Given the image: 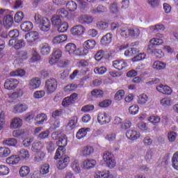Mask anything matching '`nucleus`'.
<instances>
[{
  "mask_svg": "<svg viewBox=\"0 0 178 178\" xmlns=\"http://www.w3.org/2000/svg\"><path fill=\"white\" fill-rule=\"evenodd\" d=\"M79 22L82 24H90V23L94 22V17L90 15H82L79 17Z\"/></svg>",
  "mask_w": 178,
  "mask_h": 178,
  "instance_id": "c85d7f7f",
  "label": "nucleus"
},
{
  "mask_svg": "<svg viewBox=\"0 0 178 178\" xmlns=\"http://www.w3.org/2000/svg\"><path fill=\"white\" fill-rule=\"evenodd\" d=\"M108 9L103 5H99L96 8H93L90 10L92 15H95L96 13H99L101 15L102 13H105Z\"/></svg>",
  "mask_w": 178,
  "mask_h": 178,
  "instance_id": "cd10ccee",
  "label": "nucleus"
},
{
  "mask_svg": "<svg viewBox=\"0 0 178 178\" xmlns=\"http://www.w3.org/2000/svg\"><path fill=\"white\" fill-rule=\"evenodd\" d=\"M51 138H53V140H58V141L57 142V145L58 146V148L56 152L54 159H59L60 154L63 155L65 152H66V149H65L66 145H67V139H66V135L56 131L51 134Z\"/></svg>",
  "mask_w": 178,
  "mask_h": 178,
  "instance_id": "f257e3e1",
  "label": "nucleus"
},
{
  "mask_svg": "<svg viewBox=\"0 0 178 178\" xmlns=\"http://www.w3.org/2000/svg\"><path fill=\"white\" fill-rule=\"evenodd\" d=\"M99 124H106L111 122V116L106 113H99L97 116Z\"/></svg>",
  "mask_w": 178,
  "mask_h": 178,
  "instance_id": "1a4fd4ad",
  "label": "nucleus"
},
{
  "mask_svg": "<svg viewBox=\"0 0 178 178\" xmlns=\"http://www.w3.org/2000/svg\"><path fill=\"white\" fill-rule=\"evenodd\" d=\"M57 28L59 33H66L67 29H69V24L66 22H63L57 26Z\"/></svg>",
  "mask_w": 178,
  "mask_h": 178,
  "instance_id": "ea45409f",
  "label": "nucleus"
},
{
  "mask_svg": "<svg viewBox=\"0 0 178 178\" xmlns=\"http://www.w3.org/2000/svg\"><path fill=\"white\" fill-rule=\"evenodd\" d=\"M110 172L108 170L103 172H98L95 176V178H108L109 177Z\"/></svg>",
  "mask_w": 178,
  "mask_h": 178,
  "instance_id": "bf43d9fd",
  "label": "nucleus"
},
{
  "mask_svg": "<svg viewBox=\"0 0 178 178\" xmlns=\"http://www.w3.org/2000/svg\"><path fill=\"white\" fill-rule=\"evenodd\" d=\"M19 85V81L16 79H6L4 83V87L6 90H15Z\"/></svg>",
  "mask_w": 178,
  "mask_h": 178,
  "instance_id": "20e7f679",
  "label": "nucleus"
},
{
  "mask_svg": "<svg viewBox=\"0 0 178 178\" xmlns=\"http://www.w3.org/2000/svg\"><path fill=\"white\" fill-rule=\"evenodd\" d=\"M123 98H124V90H120L115 94L114 99L115 101H122Z\"/></svg>",
  "mask_w": 178,
  "mask_h": 178,
  "instance_id": "5fc2aeb1",
  "label": "nucleus"
},
{
  "mask_svg": "<svg viewBox=\"0 0 178 178\" xmlns=\"http://www.w3.org/2000/svg\"><path fill=\"white\" fill-rule=\"evenodd\" d=\"M152 46L149 45L147 48L148 51H151L152 54L156 56V58H161L162 56H163V53L162 52V50L158 49H152Z\"/></svg>",
  "mask_w": 178,
  "mask_h": 178,
  "instance_id": "72a5a7b5",
  "label": "nucleus"
},
{
  "mask_svg": "<svg viewBox=\"0 0 178 178\" xmlns=\"http://www.w3.org/2000/svg\"><path fill=\"white\" fill-rule=\"evenodd\" d=\"M92 152H94V148H92L91 146H86L82 148L81 150V154L82 156H85V158H88Z\"/></svg>",
  "mask_w": 178,
  "mask_h": 178,
  "instance_id": "aec40b11",
  "label": "nucleus"
},
{
  "mask_svg": "<svg viewBox=\"0 0 178 178\" xmlns=\"http://www.w3.org/2000/svg\"><path fill=\"white\" fill-rule=\"evenodd\" d=\"M19 173L21 177H27L30 174V168L27 165H23L20 168Z\"/></svg>",
  "mask_w": 178,
  "mask_h": 178,
  "instance_id": "c756f323",
  "label": "nucleus"
},
{
  "mask_svg": "<svg viewBox=\"0 0 178 178\" xmlns=\"http://www.w3.org/2000/svg\"><path fill=\"white\" fill-rule=\"evenodd\" d=\"M140 132L135 129L128 130L126 132V137L129 138V140H131L134 141L136 140H138L140 137Z\"/></svg>",
  "mask_w": 178,
  "mask_h": 178,
  "instance_id": "6e6552de",
  "label": "nucleus"
},
{
  "mask_svg": "<svg viewBox=\"0 0 178 178\" xmlns=\"http://www.w3.org/2000/svg\"><path fill=\"white\" fill-rule=\"evenodd\" d=\"M113 66L117 70H123L127 66V63L123 60H115L113 61Z\"/></svg>",
  "mask_w": 178,
  "mask_h": 178,
  "instance_id": "f8f14e48",
  "label": "nucleus"
},
{
  "mask_svg": "<svg viewBox=\"0 0 178 178\" xmlns=\"http://www.w3.org/2000/svg\"><path fill=\"white\" fill-rule=\"evenodd\" d=\"M33 22L29 21L24 22L21 24V29L22 31H25V33H29V31L33 30Z\"/></svg>",
  "mask_w": 178,
  "mask_h": 178,
  "instance_id": "5701e85b",
  "label": "nucleus"
},
{
  "mask_svg": "<svg viewBox=\"0 0 178 178\" xmlns=\"http://www.w3.org/2000/svg\"><path fill=\"white\" fill-rule=\"evenodd\" d=\"M157 91L159 92H161L162 94H165V95H170L172 94V88L168 86H164L162 84L159 85L156 87Z\"/></svg>",
  "mask_w": 178,
  "mask_h": 178,
  "instance_id": "9b49d317",
  "label": "nucleus"
},
{
  "mask_svg": "<svg viewBox=\"0 0 178 178\" xmlns=\"http://www.w3.org/2000/svg\"><path fill=\"white\" fill-rule=\"evenodd\" d=\"M91 94L94 98H101L104 97V92L102 90L95 89L91 91Z\"/></svg>",
  "mask_w": 178,
  "mask_h": 178,
  "instance_id": "4d7b16f0",
  "label": "nucleus"
},
{
  "mask_svg": "<svg viewBox=\"0 0 178 178\" xmlns=\"http://www.w3.org/2000/svg\"><path fill=\"white\" fill-rule=\"evenodd\" d=\"M49 130L47 129L46 131H42L39 135H38V138L39 140H45V138H48L50 134Z\"/></svg>",
  "mask_w": 178,
  "mask_h": 178,
  "instance_id": "052dcab7",
  "label": "nucleus"
},
{
  "mask_svg": "<svg viewBox=\"0 0 178 178\" xmlns=\"http://www.w3.org/2000/svg\"><path fill=\"white\" fill-rule=\"evenodd\" d=\"M140 35V29L137 28H129V37H138Z\"/></svg>",
  "mask_w": 178,
  "mask_h": 178,
  "instance_id": "13d9d810",
  "label": "nucleus"
},
{
  "mask_svg": "<svg viewBox=\"0 0 178 178\" xmlns=\"http://www.w3.org/2000/svg\"><path fill=\"white\" fill-rule=\"evenodd\" d=\"M19 161L22 159V161H27L29 158H30V153L29 150L26 149H22L19 152Z\"/></svg>",
  "mask_w": 178,
  "mask_h": 178,
  "instance_id": "2f4dec72",
  "label": "nucleus"
},
{
  "mask_svg": "<svg viewBox=\"0 0 178 178\" xmlns=\"http://www.w3.org/2000/svg\"><path fill=\"white\" fill-rule=\"evenodd\" d=\"M3 24L6 27H12L13 26V16L8 15L3 18Z\"/></svg>",
  "mask_w": 178,
  "mask_h": 178,
  "instance_id": "473e14b6",
  "label": "nucleus"
},
{
  "mask_svg": "<svg viewBox=\"0 0 178 178\" xmlns=\"http://www.w3.org/2000/svg\"><path fill=\"white\" fill-rule=\"evenodd\" d=\"M96 27H97L99 30H106V29L109 27V24L106 22L98 21L96 22Z\"/></svg>",
  "mask_w": 178,
  "mask_h": 178,
  "instance_id": "79ce46f5",
  "label": "nucleus"
},
{
  "mask_svg": "<svg viewBox=\"0 0 178 178\" xmlns=\"http://www.w3.org/2000/svg\"><path fill=\"white\" fill-rule=\"evenodd\" d=\"M35 122V124L40 126L41 124H44V122H47L48 120V117L47 114L42 113L40 114H38L34 119Z\"/></svg>",
  "mask_w": 178,
  "mask_h": 178,
  "instance_id": "ddd939ff",
  "label": "nucleus"
},
{
  "mask_svg": "<svg viewBox=\"0 0 178 178\" xmlns=\"http://www.w3.org/2000/svg\"><path fill=\"white\" fill-rule=\"evenodd\" d=\"M71 166L76 173H80V165H79V161L77 160H74L72 163Z\"/></svg>",
  "mask_w": 178,
  "mask_h": 178,
  "instance_id": "0e129e2a",
  "label": "nucleus"
},
{
  "mask_svg": "<svg viewBox=\"0 0 178 178\" xmlns=\"http://www.w3.org/2000/svg\"><path fill=\"white\" fill-rule=\"evenodd\" d=\"M60 58H62V50L56 49L53 51L51 58L49 60V63H50V65H54V63L59 61Z\"/></svg>",
  "mask_w": 178,
  "mask_h": 178,
  "instance_id": "39448f33",
  "label": "nucleus"
},
{
  "mask_svg": "<svg viewBox=\"0 0 178 178\" xmlns=\"http://www.w3.org/2000/svg\"><path fill=\"white\" fill-rule=\"evenodd\" d=\"M83 45L87 49H94L95 45H97V42L92 39H90L85 41Z\"/></svg>",
  "mask_w": 178,
  "mask_h": 178,
  "instance_id": "e433bc0d",
  "label": "nucleus"
},
{
  "mask_svg": "<svg viewBox=\"0 0 178 178\" xmlns=\"http://www.w3.org/2000/svg\"><path fill=\"white\" fill-rule=\"evenodd\" d=\"M10 155V149L6 147H0V158H7Z\"/></svg>",
  "mask_w": 178,
  "mask_h": 178,
  "instance_id": "c9c22d12",
  "label": "nucleus"
},
{
  "mask_svg": "<svg viewBox=\"0 0 178 178\" xmlns=\"http://www.w3.org/2000/svg\"><path fill=\"white\" fill-rule=\"evenodd\" d=\"M172 166L178 170V152L175 153L172 157Z\"/></svg>",
  "mask_w": 178,
  "mask_h": 178,
  "instance_id": "e2e57ef3",
  "label": "nucleus"
},
{
  "mask_svg": "<svg viewBox=\"0 0 178 178\" xmlns=\"http://www.w3.org/2000/svg\"><path fill=\"white\" fill-rule=\"evenodd\" d=\"M112 37L113 35L111 33H106L105 35H104L100 40L102 47L104 48L108 47L109 44L112 42Z\"/></svg>",
  "mask_w": 178,
  "mask_h": 178,
  "instance_id": "9d476101",
  "label": "nucleus"
},
{
  "mask_svg": "<svg viewBox=\"0 0 178 178\" xmlns=\"http://www.w3.org/2000/svg\"><path fill=\"white\" fill-rule=\"evenodd\" d=\"M20 35V32L19 31V29H13L9 31L8 36L10 38H17Z\"/></svg>",
  "mask_w": 178,
  "mask_h": 178,
  "instance_id": "864d4df0",
  "label": "nucleus"
},
{
  "mask_svg": "<svg viewBox=\"0 0 178 178\" xmlns=\"http://www.w3.org/2000/svg\"><path fill=\"white\" fill-rule=\"evenodd\" d=\"M148 102V96L145 94H142L138 97V104L140 105H145Z\"/></svg>",
  "mask_w": 178,
  "mask_h": 178,
  "instance_id": "49530a36",
  "label": "nucleus"
},
{
  "mask_svg": "<svg viewBox=\"0 0 178 178\" xmlns=\"http://www.w3.org/2000/svg\"><path fill=\"white\" fill-rule=\"evenodd\" d=\"M17 58L20 62H23L24 60H27L29 58V54L26 51H19L16 53Z\"/></svg>",
  "mask_w": 178,
  "mask_h": 178,
  "instance_id": "7c9ffc66",
  "label": "nucleus"
},
{
  "mask_svg": "<svg viewBox=\"0 0 178 178\" xmlns=\"http://www.w3.org/2000/svg\"><path fill=\"white\" fill-rule=\"evenodd\" d=\"M77 117L74 116L72 118L66 127V129L68 130V131H72V130L76 127V124H77Z\"/></svg>",
  "mask_w": 178,
  "mask_h": 178,
  "instance_id": "bb28decb",
  "label": "nucleus"
},
{
  "mask_svg": "<svg viewBox=\"0 0 178 178\" xmlns=\"http://www.w3.org/2000/svg\"><path fill=\"white\" fill-rule=\"evenodd\" d=\"M24 74H26V71H24V70H17L10 73V76H11L12 77H23Z\"/></svg>",
  "mask_w": 178,
  "mask_h": 178,
  "instance_id": "c03bdc74",
  "label": "nucleus"
},
{
  "mask_svg": "<svg viewBox=\"0 0 178 178\" xmlns=\"http://www.w3.org/2000/svg\"><path fill=\"white\" fill-rule=\"evenodd\" d=\"M76 44L74 43H68L65 46V51L68 52L70 55H77L76 53Z\"/></svg>",
  "mask_w": 178,
  "mask_h": 178,
  "instance_id": "393cba45",
  "label": "nucleus"
},
{
  "mask_svg": "<svg viewBox=\"0 0 178 178\" xmlns=\"http://www.w3.org/2000/svg\"><path fill=\"white\" fill-rule=\"evenodd\" d=\"M38 38H40V33L35 31L29 32L25 35V40L29 43L34 42Z\"/></svg>",
  "mask_w": 178,
  "mask_h": 178,
  "instance_id": "423d86ee",
  "label": "nucleus"
},
{
  "mask_svg": "<svg viewBox=\"0 0 178 178\" xmlns=\"http://www.w3.org/2000/svg\"><path fill=\"white\" fill-rule=\"evenodd\" d=\"M27 109H29V106L26 104H17L13 108V112L14 113H23V112H26Z\"/></svg>",
  "mask_w": 178,
  "mask_h": 178,
  "instance_id": "a211bd4d",
  "label": "nucleus"
},
{
  "mask_svg": "<svg viewBox=\"0 0 178 178\" xmlns=\"http://www.w3.org/2000/svg\"><path fill=\"white\" fill-rule=\"evenodd\" d=\"M70 162V158L69 156H66L64 159H60L57 164L58 169H59L60 170H63V169L67 168V165H69Z\"/></svg>",
  "mask_w": 178,
  "mask_h": 178,
  "instance_id": "4468645a",
  "label": "nucleus"
},
{
  "mask_svg": "<svg viewBox=\"0 0 178 178\" xmlns=\"http://www.w3.org/2000/svg\"><path fill=\"white\" fill-rule=\"evenodd\" d=\"M23 120L20 118H15L11 120L10 127V129H19L22 127Z\"/></svg>",
  "mask_w": 178,
  "mask_h": 178,
  "instance_id": "2eb2a0df",
  "label": "nucleus"
},
{
  "mask_svg": "<svg viewBox=\"0 0 178 178\" xmlns=\"http://www.w3.org/2000/svg\"><path fill=\"white\" fill-rule=\"evenodd\" d=\"M44 158H45V153L40 150L36 152L34 156V161H35V162H41L42 161H44Z\"/></svg>",
  "mask_w": 178,
  "mask_h": 178,
  "instance_id": "a19ab883",
  "label": "nucleus"
},
{
  "mask_svg": "<svg viewBox=\"0 0 178 178\" xmlns=\"http://www.w3.org/2000/svg\"><path fill=\"white\" fill-rule=\"evenodd\" d=\"M44 96H45L44 90H38V91L35 92L33 94V97L36 99H40L42 98V97H44Z\"/></svg>",
  "mask_w": 178,
  "mask_h": 178,
  "instance_id": "338daca9",
  "label": "nucleus"
},
{
  "mask_svg": "<svg viewBox=\"0 0 178 178\" xmlns=\"http://www.w3.org/2000/svg\"><path fill=\"white\" fill-rule=\"evenodd\" d=\"M38 27L41 31H49L51 29V21L48 18L43 17L42 22L38 25Z\"/></svg>",
  "mask_w": 178,
  "mask_h": 178,
  "instance_id": "0eeeda50",
  "label": "nucleus"
},
{
  "mask_svg": "<svg viewBox=\"0 0 178 178\" xmlns=\"http://www.w3.org/2000/svg\"><path fill=\"white\" fill-rule=\"evenodd\" d=\"M69 15V12L66 10L65 8H60L56 12V16H58V17H67Z\"/></svg>",
  "mask_w": 178,
  "mask_h": 178,
  "instance_id": "09e8293b",
  "label": "nucleus"
},
{
  "mask_svg": "<svg viewBox=\"0 0 178 178\" xmlns=\"http://www.w3.org/2000/svg\"><path fill=\"white\" fill-rule=\"evenodd\" d=\"M41 86V79L40 78L32 79L29 82V86L31 90H35Z\"/></svg>",
  "mask_w": 178,
  "mask_h": 178,
  "instance_id": "b1692460",
  "label": "nucleus"
},
{
  "mask_svg": "<svg viewBox=\"0 0 178 178\" xmlns=\"http://www.w3.org/2000/svg\"><path fill=\"white\" fill-rule=\"evenodd\" d=\"M152 67L153 69H156V70H163L166 67V63L162 61H154Z\"/></svg>",
  "mask_w": 178,
  "mask_h": 178,
  "instance_id": "4c0bfd02",
  "label": "nucleus"
},
{
  "mask_svg": "<svg viewBox=\"0 0 178 178\" xmlns=\"http://www.w3.org/2000/svg\"><path fill=\"white\" fill-rule=\"evenodd\" d=\"M156 35V38L152 39L150 42L153 45H162L163 44V40L161 38H163V35L157 33Z\"/></svg>",
  "mask_w": 178,
  "mask_h": 178,
  "instance_id": "a878e982",
  "label": "nucleus"
},
{
  "mask_svg": "<svg viewBox=\"0 0 178 178\" xmlns=\"http://www.w3.org/2000/svg\"><path fill=\"white\" fill-rule=\"evenodd\" d=\"M4 145H8V147H16L17 144V140L16 138H8L3 141Z\"/></svg>",
  "mask_w": 178,
  "mask_h": 178,
  "instance_id": "58836bf2",
  "label": "nucleus"
},
{
  "mask_svg": "<svg viewBox=\"0 0 178 178\" xmlns=\"http://www.w3.org/2000/svg\"><path fill=\"white\" fill-rule=\"evenodd\" d=\"M94 72L96 74H104V73H106V67H95L94 69Z\"/></svg>",
  "mask_w": 178,
  "mask_h": 178,
  "instance_id": "774afa93",
  "label": "nucleus"
},
{
  "mask_svg": "<svg viewBox=\"0 0 178 178\" xmlns=\"http://www.w3.org/2000/svg\"><path fill=\"white\" fill-rule=\"evenodd\" d=\"M57 87L58 81L54 78L47 79L45 82L44 88L47 94H54L56 91Z\"/></svg>",
  "mask_w": 178,
  "mask_h": 178,
  "instance_id": "f03ea898",
  "label": "nucleus"
},
{
  "mask_svg": "<svg viewBox=\"0 0 178 178\" xmlns=\"http://www.w3.org/2000/svg\"><path fill=\"white\" fill-rule=\"evenodd\" d=\"M103 159L106 162L107 166L111 169L116 166V161L113 159V154L109 152H105L103 154Z\"/></svg>",
  "mask_w": 178,
  "mask_h": 178,
  "instance_id": "7ed1b4c3",
  "label": "nucleus"
},
{
  "mask_svg": "<svg viewBox=\"0 0 178 178\" xmlns=\"http://www.w3.org/2000/svg\"><path fill=\"white\" fill-rule=\"evenodd\" d=\"M104 55H105V51L102 49L99 50L95 55V58L97 62H99L101 59L104 58Z\"/></svg>",
  "mask_w": 178,
  "mask_h": 178,
  "instance_id": "680f3d73",
  "label": "nucleus"
},
{
  "mask_svg": "<svg viewBox=\"0 0 178 178\" xmlns=\"http://www.w3.org/2000/svg\"><path fill=\"white\" fill-rule=\"evenodd\" d=\"M91 129L90 128H81L76 133V137L78 140H81L87 136L88 133H90Z\"/></svg>",
  "mask_w": 178,
  "mask_h": 178,
  "instance_id": "f3484780",
  "label": "nucleus"
},
{
  "mask_svg": "<svg viewBox=\"0 0 178 178\" xmlns=\"http://www.w3.org/2000/svg\"><path fill=\"white\" fill-rule=\"evenodd\" d=\"M66 8L70 10V12H74V10L77 9V3L73 1H68L66 4Z\"/></svg>",
  "mask_w": 178,
  "mask_h": 178,
  "instance_id": "37998d69",
  "label": "nucleus"
},
{
  "mask_svg": "<svg viewBox=\"0 0 178 178\" xmlns=\"http://www.w3.org/2000/svg\"><path fill=\"white\" fill-rule=\"evenodd\" d=\"M139 109L140 108L137 105L131 106L129 108V113H131V115H137Z\"/></svg>",
  "mask_w": 178,
  "mask_h": 178,
  "instance_id": "69168bd1",
  "label": "nucleus"
},
{
  "mask_svg": "<svg viewBox=\"0 0 178 178\" xmlns=\"http://www.w3.org/2000/svg\"><path fill=\"white\" fill-rule=\"evenodd\" d=\"M24 18V14L22 11H19L15 13L14 20L15 23H20Z\"/></svg>",
  "mask_w": 178,
  "mask_h": 178,
  "instance_id": "8fccbe9b",
  "label": "nucleus"
},
{
  "mask_svg": "<svg viewBox=\"0 0 178 178\" xmlns=\"http://www.w3.org/2000/svg\"><path fill=\"white\" fill-rule=\"evenodd\" d=\"M147 58L145 53H138L132 58V62H138L140 60H144Z\"/></svg>",
  "mask_w": 178,
  "mask_h": 178,
  "instance_id": "de8ad7c7",
  "label": "nucleus"
},
{
  "mask_svg": "<svg viewBox=\"0 0 178 178\" xmlns=\"http://www.w3.org/2000/svg\"><path fill=\"white\" fill-rule=\"evenodd\" d=\"M84 27L81 25H76L74 26L72 29H71V33L74 35H81L84 33Z\"/></svg>",
  "mask_w": 178,
  "mask_h": 178,
  "instance_id": "6ab92c4d",
  "label": "nucleus"
},
{
  "mask_svg": "<svg viewBox=\"0 0 178 178\" xmlns=\"http://www.w3.org/2000/svg\"><path fill=\"white\" fill-rule=\"evenodd\" d=\"M120 34L122 38H129L130 37V28L127 26L121 28Z\"/></svg>",
  "mask_w": 178,
  "mask_h": 178,
  "instance_id": "f704fd0d",
  "label": "nucleus"
},
{
  "mask_svg": "<svg viewBox=\"0 0 178 178\" xmlns=\"http://www.w3.org/2000/svg\"><path fill=\"white\" fill-rule=\"evenodd\" d=\"M51 23L54 27H58L62 23V19L59 16L55 15L51 18Z\"/></svg>",
  "mask_w": 178,
  "mask_h": 178,
  "instance_id": "603ef678",
  "label": "nucleus"
},
{
  "mask_svg": "<svg viewBox=\"0 0 178 178\" xmlns=\"http://www.w3.org/2000/svg\"><path fill=\"white\" fill-rule=\"evenodd\" d=\"M84 169H92L97 165V161L95 159H86L83 163Z\"/></svg>",
  "mask_w": 178,
  "mask_h": 178,
  "instance_id": "412c9836",
  "label": "nucleus"
},
{
  "mask_svg": "<svg viewBox=\"0 0 178 178\" xmlns=\"http://www.w3.org/2000/svg\"><path fill=\"white\" fill-rule=\"evenodd\" d=\"M42 149V144L40 142H35L33 143L31 147V151L33 152H39Z\"/></svg>",
  "mask_w": 178,
  "mask_h": 178,
  "instance_id": "a18cd8bd",
  "label": "nucleus"
},
{
  "mask_svg": "<svg viewBox=\"0 0 178 178\" xmlns=\"http://www.w3.org/2000/svg\"><path fill=\"white\" fill-rule=\"evenodd\" d=\"M9 168L6 165H0V176H7L9 175Z\"/></svg>",
  "mask_w": 178,
  "mask_h": 178,
  "instance_id": "6e6d98bb",
  "label": "nucleus"
},
{
  "mask_svg": "<svg viewBox=\"0 0 178 178\" xmlns=\"http://www.w3.org/2000/svg\"><path fill=\"white\" fill-rule=\"evenodd\" d=\"M26 47V42L24 40H17L15 41V44H14L15 49H20L21 48H24Z\"/></svg>",
  "mask_w": 178,
  "mask_h": 178,
  "instance_id": "3c124183",
  "label": "nucleus"
},
{
  "mask_svg": "<svg viewBox=\"0 0 178 178\" xmlns=\"http://www.w3.org/2000/svg\"><path fill=\"white\" fill-rule=\"evenodd\" d=\"M40 54L44 56L51 54V47L48 43H42L40 45Z\"/></svg>",
  "mask_w": 178,
  "mask_h": 178,
  "instance_id": "dca6fc26",
  "label": "nucleus"
},
{
  "mask_svg": "<svg viewBox=\"0 0 178 178\" xmlns=\"http://www.w3.org/2000/svg\"><path fill=\"white\" fill-rule=\"evenodd\" d=\"M19 161L20 157L18 155H13L7 158L6 162L8 165H17Z\"/></svg>",
  "mask_w": 178,
  "mask_h": 178,
  "instance_id": "4be33fe9",
  "label": "nucleus"
}]
</instances>
